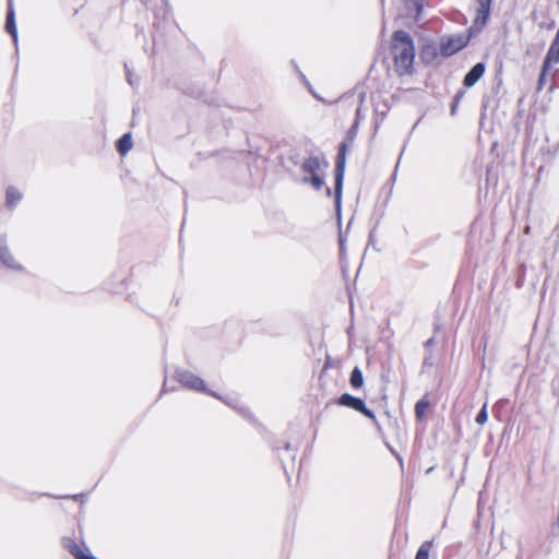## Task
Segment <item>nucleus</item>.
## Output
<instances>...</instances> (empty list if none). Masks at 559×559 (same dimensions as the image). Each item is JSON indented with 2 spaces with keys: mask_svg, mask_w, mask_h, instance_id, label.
<instances>
[{
  "mask_svg": "<svg viewBox=\"0 0 559 559\" xmlns=\"http://www.w3.org/2000/svg\"><path fill=\"white\" fill-rule=\"evenodd\" d=\"M349 383H350L352 388L355 390L360 389L362 386L364 376H362V371L360 370L359 367H355L352 370L350 377H349Z\"/></svg>",
  "mask_w": 559,
  "mask_h": 559,
  "instance_id": "nucleus-15",
  "label": "nucleus"
},
{
  "mask_svg": "<svg viewBox=\"0 0 559 559\" xmlns=\"http://www.w3.org/2000/svg\"><path fill=\"white\" fill-rule=\"evenodd\" d=\"M429 364V360L428 359H425L424 360V365H428Z\"/></svg>",
  "mask_w": 559,
  "mask_h": 559,
  "instance_id": "nucleus-26",
  "label": "nucleus"
},
{
  "mask_svg": "<svg viewBox=\"0 0 559 559\" xmlns=\"http://www.w3.org/2000/svg\"><path fill=\"white\" fill-rule=\"evenodd\" d=\"M432 342H433V340H432V338L428 340V341L426 342V346L431 345V343H432Z\"/></svg>",
  "mask_w": 559,
  "mask_h": 559,
  "instance_id": "nucleus-24",
  "label": "nucleus"
},
{
  "mask_svg": "<svg viewBox=\"0 0 559 559\" xmlns=\"http://www.w3.org/2000/svg\"><path fill=\"white\" fill-rule=\"evenodd\" d=\"M329 167L326 159L319 155L305 158L301 164V170L306 174L302 178L304 183H310L316 190L324 186L322 173Z\"/></svg>",
  "mask_w": 559,
  "mask_h": 559,
  "instance_id": "nucleus-3",
  "label": "nucleus"
},
{
  "mask_svg": "<svg viewBox=\"0 0 559 559\" xmlns=\"http://www.w3.org/2000/svg\"><path fill=\"white\" fill-rule=\"evenodd\" d=\"M408 7L416 11V19H418L424 8L423 0H411Z\"/></svg>",
  "mask_w": 559,
  "mask_h": 559,
  "instance_id": "nucleus-19",
  "label": "nucleus"
},
{
  "mask_svg": "<svg viewBox=\"0 0 559 559\" xmlns=\"http://www.w3.org/2000/svg\"><path fill=\"white\" fill-rule=\"evenodd\" d=\"M341 406L352 408L361 413L367 418H370L374 424H378L374 413L366 406L362 399L354 396L349 393H343L336 401Z\"/></svg>",
  "mask_w": 559,
  "mask_h": 559,
  "instance_id": "nucleus-4",
  "label": "nucleus"
},
{
  "mask_svg": "<svg viewBox=\"0 0 559 559\" xmlns=\"http://www.w3.org/2000/svg\"><path fill=\"white\" fill-rule=\"evenodd\" d=\"M165 9H164V15L168 14L170 12V4L168 2V0H162Z\"/></svg>",
  "mask_w": 559,
  "mask_h": 559,
  "instance_id": "nucleus-22",
  "label": "nucleus"
},
{
  "mask_svg": "<svg viewBox=\"0 0 559 559\" xmlns=\"http://www.w3.org/2000/svg\"><path fill=\"white\" fill-rule=\"evenodd\" d=\"M209 395H211V396H213L215 399L221 400L226 405H228L229 407L236 409L237 412H239L245 417H247L249 415L248 409L246 407H243V406H240L239 402H238V400L236 397H233V396H222V395H219L218 393H216L214 391L209 392Z\"/></svg>",
  "mask_w": 559,
  "mask_h": 559,
  "instance_id": "nucleus-13",
  "label": "nucleus"
},
{
  "mask_svg": "<svg viewBox=\"0 0 559 559\" xmlns=\"http://www.w3.org/2000/svg\"><path fill=\"white\" fill-rule=\"evenodd\" d=\"M464 92H459L455 96H454V99H453V104H452V107H451V114L454 115L455 114V110H456V106L459 105V102L461 99V97L463 96Z\"/></svg>",
  "mask_w": 559,
  "mask_h": 559,
  "instance_id": "nucleus-20",
  "label": "nucleus"
},
{
  "mask_svg": "<svg viewBox=\"0 0 559 559\" xmlns=\"http://www.w3.org/2000/svg\"><path fill=\"white\" fill-rule=\"evenodd\" d=\"M485 70H486V67H485L484 62H477L476 64H474L464 76V80H463L464 86H466V87L474 86L481 79V76L485 73Z\"/></svg>",
  "mask_w": 559,
  "mask_h": 559,
  "instance_id": "nucleus-9",
  "label": "nucleus"
},
{
  "mask_svg": "<svg viewBox=\"0 0 559 559\" xmlns=\"http://www.w3.org/2000/svg\"><path fill=\"white\" fill-rule=\"evenodd\" d=\"M285 450L289 451L290 450V444L289 443H286L285 444Z\"/></svg>",
  "mask_w": 559,
  "mask_h": 559,
  "instance_id": "nucleus-25",
  "label": "nucleus"
},
{
  "mask_svg": "<svg viewBox=\"0 0 559 559\" xmlns=\"http://www.w3.org/2000/svg\"><path fill=\"white\" fill-rule=\"evenodd\" d=\"M117 151L120 155L124 156L132 148V136L130 133L123 134L117 141Z\"/></svg>",
  "mask_w": 559,
  "mask_h": 559,
  "instance_id": "nucleus-14",
  "label": "nucleus"
},
{
  "mask_svg": "<svg viewBox=\"0 0 559 559\" xmlns=\"http://www.w3.org/2000/svg\"><path fill=\"white\" fill-rule=\"evenodd\" d=\"M63 547L69 550V552L75 559H97L92 555H87L84 550L78 545L72 538H63Z\"/></svg>",
  "mask_w": 559,
  "mask_h": 559,
  "instance_id": "nucleus-11",
  "label": "nucleus"
},
{
  "mask_svg": "<svg viewBox=\"0 0 559 559\" xmlns=\"http://www.w3.org/2000/svg\"><path fill=\"white\" fill-rule=\"evenodd\" d=\"M391 51L395 72L400 76L411 74L415 59V45L406 31L399 29L393 33Z\"/></svg>",
  "mask_w": 559,
  "mask_h": 559,
  "instance_id": "nucleus-1",
  "label": "nucleus"
},
{
  "mask_svg": "<svg viewBox=\"0 0 559 559\" xmlns=\"http://www.w3.org/2000/svg\"><path fill=\"white\" fill-rule=\"evenodd\" d=\"M431 547V542H425L418 548L415 559H429V551Z\"/></svg>",
  "mask_w": 559,
  "mask_h": 559,
  "instance_id": "nucleus-17",
  "label": "nucleus"
},
{
  "mask_svg": "<svg viewBox=\"0 0 559 559\" xmlns=\"http://www.w3.org/2000/svg\"><path fill=\"white\" fill-rule=\"evenodd\" d=\"M488 420V412H487V404H484L483 407L479 409L478 414L476 415L475 421L478 425H484Z\"/></svg>",
  "mask_w": 559,
  "mask_h": 559,
  "instance_id": "nucleus-18",
  "label": "nucleus"
},
{
  "mask_svg": "<svg viewBox=\"0 0 559 559\" xmlns=\"http://www.w3.org/2000/svg\"><path fill=\"white\" fill-rule=\"evenodd\" d=\"M491 1L492 0H478L477 13L472 28L480 31L487 24L490 15Z\"/></svg>",
  "mask_w": 559,
  "mask_h": 559,
  "instance_id": "nucleus-8",
  "label": "nucleus"
},
{
  "mask_svg": "<svg viewBox=\"0 0 559 559\" xmlns=\"http://www.w3.org/2000/svg\"><path fill=\"white\" fill-rule=\"evenodd\" d=\"M5 31L12 36V39L15 45H17V28L15 22V12L13 9L12 0H9L7 20H5Z\"/></svg>",
  "mask_w": 559,
  "mask_h": 559,
  "instance_id": "nucleus-10",
  "label": "nucleus"
},
{
  "mask_svg": "<svg viewBox=\"0 0 559 559\" xmlns=\"http://www.w3.org/2000/svg\"><path fill=\"white\" fill-rule=\"evenodd\" d=\"M326 194H328L329 197L332 194V190H331V188H329V187L326 188Z\"/></svg>",
  "mask_w": 559,
  "mask_h": 559,
  "instance_id": "nucleus-23",
  "label": "nucleus"
},
{
  "mask_svg": "<svg viewBox=\"0 0 559 559\" xmlns=\"http://www.w3.org/2000/svg\"><path fill=\"white\" fill-rule=\"evenodd\" d=\"M0 262L10 270L17 272L24 271V266L16 261L8 245V236L5 234L0 235Z\"/></svg>",
  "mask_w": 559,
  "mask_h": 559,
  "instance_id": "nucleus-7",
  "label": "nucleus"
},
{
  "mask_svg": "<svg viewBox=\"0 0 559 559\" xmlns=\"http://www.w3.org/2000/svg\"><path fill=\"white\" fill-rule=\"evenodd\" d=\"M175 378L180 384L189 390L203 392L206 394L211 392V390H207L203 379L189 370H177Z\"/></svg>",
  "mask_w": 559,
  "mask_h": 559,
  "instance_id": "nucleus-5",
  "label": "nucleus"
},
{
  "mask_svg": "<svg viewBox=\"0 0 559 559\" xmlns=\"http://www.w3.org/2000/svg\"><path fill=\"white\" fill-rule=\"evenodd\" d=\"M124 68H126V73H127V80L129 82L130 85H134V82H133V79H132V74L128 68L127 64H124Z\"/></svg>",
  "mask_w": 559,
  "mask_h": 559,
  "instance_id": "nucleus-21",
  "label": "nucleus"
},
{
  "mask_svg": "<svg viewBox=\"0 0 559 559\" xmlns=\"http://www.w3.org/2000/svg\"><path fill=\"white\" fill-rule=\"evenodd\" d=\"M356 136L355 128H352L347 131L346 140L342 142L338 146V152L335 160V170H334V201L337 213H341L342 206V195H343V185H344V176H345V167H346V154L348 151V145L354 141Z\"/></svg>",
  "mask_w": 559,
  "mask_h": 559,
  "instance_id": "nucleus-2",
  "label": "nucleus"
},
{
  "mask_svg": "<svg viewBox=\"0 0 559 559\" xmlns=\"http://www.w3.org/2000/svg\"><path fill=\"white\" fill-rule=\"evenodd\" d=\"M468 44V38L464 35H451L441 38L440 52L444 57H450Z\"/></svg>",
  "mask_w": 559,
  "mask_h": 559,
  "instance_id": "nucleus-6",
  "label": "nucleus"
},
{
  "mask_svg": "<svg viewBox=\"0 0 559 559\" xmlns=\"http://www.w3.org/2000/svg\"><path fill=\"white\" fill-rule=\"evenodd\" d=\"M23 193L14 186H9L5 190V206L13 211L22 201Z\"/></svg>",
  "mask_w": 559,
  "mask_h": 559,
  "instance_id": "nucleus-12",
  "label": "nucleus"
},
{
  "mask_svg": "<svg viewBox=\"0 0 559 559\" xmlns=\"http://www.w3.org/2000/svg\"><path fill=\"white\" fill-rule=\"evenodd\" d=\"M429 405L430 402L426 397H423L419 401H417V403L415 404V416L417 419L420 420L424 418Z\"/></svg>",
  "mask_w": 559,
  "mask_h": 559,
  "instance_id": "nucleus-16",
  "label": "nucleus"
}]
</instances>
